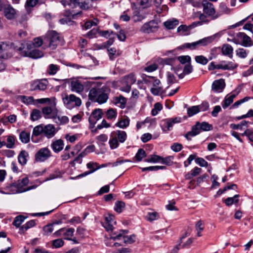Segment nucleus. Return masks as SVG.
Returning <instances> with one entry per match:
<instances>
[{
	"label": "nucleus",
	"mask_w": 253,
	"mask_h": 253,
	"mask_svg": "<svg viewBox=\"0 0 253 253\" xmlns=\"http://www.w3.org/2000/svg\"><path fill=\"white\" fill-rule=\"evenodd\" d=\"M27 217L22 215L17 216L14 219L13 225L16 227H19L20 225L24 222Z\"/></svg>",
	"instance_id": "38"
},
{
	"label": "nucleus",
	"mask_w": 253,
	"mask_h": 253,
	"mask_svg": "<svg viewBox=\"0 0 253 253\" xmlns=\"http://www.w3.org/2000/svg\"><path fill=\"white\" fill-rule=\"evenodd\" d=\"M31 120L33 121H35L39 120L42 118V113L40 110L34 109H33L30 114Z\"/></svg>",
	"instance_id": "36"
},
{
	"label": "nucleus",
	"mask_w": 253,
	"mask_h": 253,
	"mask_svg": "<svg viewBox=\"0 0 253 253\" xmlns=\"http://www.w3.org/2000/svg\"><path fill=\"white\" fill-rule=\"evenodd\" d=\"M6 190L8 192L9 194H16L21 193V190L18 189L16 182L9 184L6 187Z\"/></svg>",
	"instance_id": "27"
},
{
	"label": "nucleus",
	"mask_w": 253,
	"mask_h": 253,
	"mask_svg": "<svg viewBox=\"0 0 253 253\" xmlns=\"http://www.w3.org/2000/svg\"><path fill=\"white\" fill-rule=\"evenodd\" d=\"M127 99L123 95H119L113 98V102L116 105H119L121 108H124L126 107Z\"/></svg>",
	"instance_id": "25"
},
{
	"label": "nucleus",
	"mask_w": 253,
	"mask_h": 253,
	"mask_svg": "<svg viewBox=\"0 0 253 253\" xmlns=\"http://www.w3.org/2000/svg\"><path fill=\"white\" fill-rule=\"evenodd\" d=\"M163 108L162 105L160 103L155 104L154 108L152 110L151 114L155 116L158 114V112L160 111Z\"/></svg>",
	"instance_id": "55"
},
{
	"label": "nucleus",
	"mask_w": 253,
	"mask_h": 253,
	"mask_svg": "<svg viewBox=\"0 0 253 253\" xmlns=\"http://www.w3.org/2000/svg\"><path fill=\"white\" fill-rule=\"evenodd\" d=\"M59 22L61 24H67L68 25H73L75 24V22L68 16L60 19Z\"/></svg>",
	"instance_id": "57"
},
{
	"label": "nucleus",
	"mask_w": 253,
	"mask_h": 253,
	"mask_svg": "<svg viewBox=\"0 0 253 253\" xmlns=\"http://www.w3.org/2000/svg\"><path fill=\"white\" fill-rule=\"evenodd\" d=\"M52 156L51 151L47 147L39 149L35 155V160L37 162H44Z\"/></svg>",
	"instance_id": "10"
},
{
	"label": "nucleus",
	"mask_w": 253,
	"mask_h": 253,
	"mask_svg": "<svg viewBox=\"0 0 253 253\" xmlns=\"http://www.w3.org/2000/svg\"><path fill=\"white\" fill-rule=\"evenodd\" d=\"M213 40V38L212 37L205 38L193 42L185 43L181 46V48H188L190 50L197 49L201 46H206L211 43Z\"/></svg>",
	"instance_id": "7"
},
{
	"label": "nucleus",
	"mask_w": 253,
	"mask_h": 253,
	"mask_svg": "<svg viewBox=\"0 0 253 253\" xmlns=\"http://www.w3.org/2000/svg\"><path fill=\"white\" fill-rule=\"evenodd\" d=\"M159 218V214L156 212H149L147 215V219L150 221H152Z\"/></svg>",
	"instance_id": "59"
},
{
	"label": "nucleus",
	"mask_w": 253,
	"mask_h": 253,
	"mask_svg": "<svg viewBox=\"0 0 253 253\" xmlns=\"http://www.w3.org/2000/svg\"><path fill=\"white\" fill-rule=\"evenodd\" d=\"M231 9L229 8L226 4L224 2H221L219 5L218 11L216 12V15L213 17V19H216L224 14H228L230 13Z\"/></svg>",
	"instance_id": "21"
},
{
	"label": "nucleus",
	"mask_w": 253,
	"mask_h": 253,
	"mask_svg": "<svg viewBox=\"0 0 253 253\" xmlns=\"http://www.w3.org/2000/svg\"><path fill=\"white\" fill-rule=\"evenodd\" d=\"M238 66V65L232 62H226L225 61H222L219 64H215L214 62H211L209 66L208 69L210 71L213 70L214 69H222L224 70H231L235 69Z\"/></svg>",
	"instance_id": "9"
},
{
	"label": "nucleus",
	"mask_w": 253,
	"mask_h": 253,
	"mask_svg": "<svg viewBox=\"0 0 253 253\" xmlns=\"http://www.w3.org/2000/svg\"><path fill=\"white\" fill-rule=\"evenodd\" d=\"M106 117L108 120H113L117 116V110L115 109L110 108L106 112Z\"/></svg>",
	"instance_id": "39"
},
{
	"label": "nucleus",
	"mask_w": 253,
	"mask_h": 253,
	"mask_svg": "<svg viewBox=\"0 0 253 253\" xmlns=\"http://www.w3.org/2000/svg\"><path fill=\"white\" fill-rule=\"evenodd\" d=\"M44 49L49 47L55 49L62 40L59 34L55 31H50L47 32L44 36Z\"/></svg>",
	"instance_id": "3"
},
{
	"label": "nucleus",
	"mask_w": 253,
	"mask_h": 253,
	"mask_svg": "<svg viewBox=\"0 0 253 253\" xmlns=\"http://www.w3.org/2000/svg\"><path fill=\"white\" fill-rule=\"evenodd\" d=\"M64 145L63 141L59 139L53 141L51 144V147L54 152L58 153L62 150Z\"/></svg>",
	"instance_id": "22"
},
{
	"label": "nucleus",
	"mask_w": 253,
	"mask_h": 253,
	"mask_svg": "<svg viewBox=\"0 0 253 253\" xmlns=\"http://www.w3.org/2000/svg\"><path fill=\"white\" fill-rule=\"evenodd\" d=\"M26 47L24 46L19 47L17 49L20 52L21 55L34 59L41 58L43 56L42 51L37 48L33 49L31 43H26Z\"/></svg>",
	"instance_id": "5"
},
{
	"label": "nucleus",
	"mask_w": 253,
	"mask_h": 253,
	"mask_svg": "<svg viewBox=\"0 0 253 253\" xmlns=\"http://www.w3.org/2000/svg\"><path fill=\"white\" fill-rule=\"evenodd\" d=\"M42 113L45 119H55L57 116L58 110L55 107L46 106L42 108Z\"/></svg>",
	"instance_id": "13"
},
{
	"label": "nucleus",
	"mask_w": 253,
	"mask_h": 253,
	"mask_svg": "<svg viewBox=\"0 0 253 253\" xmlns=\"http://www.w3.org/2000/svg\"><path fill=\"white\" fill-rule=\"evenodd\" d=\"M225 86V83L224 79H220L214 81L211 85L212 90L216 93L221 92Z\"/></svg>",
	"instance_id": "16"
},
{
	"label": "nucleus",
	"mask_w": 253,
	"mask_h": 253,
	"mask_svg": "<svg viewBox=\"0 0 253 253\" xmlns=\"http://www.w3.org/2000/svg\"><path fill=\"white\" fill-rule=\"evenodd\" d=\"M179 24V21L176 19H172L164 23L165 26L168 29H173L175 28Z\"/></svg>",
	"instance_id": "31"
},
{
	"label": "nucleus",
	"mask_w": 253,
	"mask_h": 253,
	"mask_svg": "<svg viewBox=\"0 0 253 253\" xmlns=\"http://www.w3.org/2000/svg\"><path fill=\"white\" fill-rule=\"evenodd\" d=\"M95 84V82H94L86 81L81 82L79 80H74L71 82L70 89L73 92L81 93L84 88L88 89Z\"/></svg>",
	"instance_id": "6"
},
{
	"label": "nucleus",
	"mask_w": 253,
	"mask_h": 253,
	"mask_svg": "<svg viewBox=\"0 0 253 253\" xmlns=\"http://www.w3.org/2000/svg\"><path fill=\"white\" fill-rule=\"evenodd\" d=\"M221 50L223 55L230 56L233 53V48L231 45L224 44L223 45Z\"/></svg>",
	"instance_id": "33"
},
{
	"label": "nucleus",
	"mask_w": 253,
	"mask_h": 253,
	"mask_svg": "<svg viewBox=\"0 0 253 253\" xmlns=\"http://www.w3.org/2000/svg\"><path fill=\"white\" fill-rule=\"evenodd\" d=\"M129 124V120L128 119H125L119 121L116 125L122 128H124L128 126Z\"/></svg>",
	"instance_id": "54"
},
{
	"label": "nucleus",
	"mask_w": 253,
	"mask_h": 253,
	"mask_svg": "<svg viewBox=\"0 0 253 253\" xmlns=\"http://www.w3.org/2000/svg\"><path fill=\"white\" fill-rule=\"evenodd\" d=\"M59 70V67L58 65L51 64L48 66L47 69V73L50 75H55Z\"/></svg>",
	"instance_id": "40"
},
{
	"label": "nucleus",
	"mask_w": 253,
	"mask_h": 253,
	"mask_svg": "<svg viewBox=\"0 0 253 253\" xmlns=\"http://www.w3.org/2000/svg\"><path fill=\"white\" fill-rule=\"evenodd\" d=\"M98 83L93 85L88 93L89 100L92 102H97L99 104L105 103L108 99V93L110 89L106 85L100 86Z\"/></svg>",
	"instance_id": "1"
},
{
	"label": "nucleus",
	"mask_w": 253,
	"mask_h": 253,
	"mask_svg": "<svg viewBox=\"0 0 253 253\" xmlns=\"http://www.w3.org/2000/svg\"><path fill=\"white\" fill-rule=\"evenodd\" d=\"M4 14L8 20L14 19L17 16L16 10L9 4L4 8Z\"/></svg>",
	"instance_id": "19"
},
{
	"label": "nucleus",
	"mask_w": 253,
	"mask_h": 253,
	"mask_svg": "<svg viewBox=\"0 0 253 253\" xmlns=\"http://www.w3.org/2000/svg\"><path fill=\"white\" fill-rule=\"evenodd\" d=\"M195 228L197 231V236L198 237H201L202 236L201 232L204 229L203 222L201 220L197 221L195 225Z\"/></svg>",
	"instance_id": "48"
},
{
	"label": "nucleus",
	"mask_w": 253,
	"mask_h": 253,
	"mask_svg": "<svg viewBox=\"0 0 253 253\" xmlns=\"http://www.w3.org/2000/svg\"><path fill=\"white\" fill-rule=\"evenodd\" d=\"M173 157L172 156H168L166 158L162 157L160 162L163 164H166L168 166H171L172 164V160Z\"/></svg>",
	"instance_id": "58"
},
{
	"label": "nucleus",
	"mask_w": 253,
	"mask_h": 253,
	"mask_svg": "<svg viewBox=\"0 0 253 253\" xmlns=\"http://www.w3.org/2000/svg\"><path fill=\"white\" fill-rule=\"evenodd\" d=\"M176 59L182 64H189L191 62V58L189 55H181L178 56Z\"/></svg>",
	"instance_id": "43"
},
{
	"label": "nucleus",
	"mask_w": 253,
	"mask_h": 253,
	"mask_svg": "<svg viewBox=\"0 0 253 253\" xmlns=\"http://www.w3.org/2000/svg\"><path fill=\"white\" fill-rule=\"evenodd\" d=\"M78 5L80 7V8L84 10H87L90 8L89 2L88 0H84L81 2L79 1Z\"/></svg>",
	"instance_id": "61"
},
{
	"label": "nucleus",
	"mask_w": 253,
	"mask_h": 253,
	"mask_svg": "<svg viewBox=\"0 0 253 253\" xmlns=\"http://www.w3.org/2000/svg\"><path fill=\"white\" fill-rule=\"evenodd\" d=\"M60 223L59 221L53 222L52 223L48 224L44 226L42 228L43 234L45 236L50 235L53 231V227L56 224H58Z\"/></svg>",
	"instance_id": "24"
},
{
	"label": "nucleus",
	"mask_w": 253,
	"mask_h": 253,
	"mask_svg": "<svg viewBox=\"0 0 253 253\" xmlns=\"http://www.w3.org/2000/svg\"><path fill=\"white\" fill-rule=\"evenodd\" d=\"M236 95L235 94L227 95L224 100L221 103L223 109L227 108L231 103H233L234 99L236 97Z\"/></svg>",
	"instance_id": "23"
},
{
	"label": "nucleus",
	"mask_w": 253,
	"mask_h": 253,
	"mask_svg": "<svg viewBox=\"0 0 253 253\" xmlns=\"http://www.w3.org/2000/svg\"><path fill=\"white\" fill-rule=\"evenodd\" d=\"M19 139L22 143L26 144L30 142V133L26 131H22L19 134Z\"/></svg>",
	"instance_id": "28"
},
{
	"label": "nucleus",
	"mask_w": 253,
	"mask_h": 253,
	"mask_svg": "<svg viewBox=\"0 0 253 253\" xmlns=\"http://www.w3.org/2000/svg\"><path fill=\"white\" fill-rule=\"evenodd\" d=\"M15 137L12 135H9L7 138V143L5 144L7 148H12L15 144Z\"/></svg>",
	"instance_id": "53"
},
{
	"label": "nucleus",
	"mask_w": 253,
	"mask_h": 253,
	"mask_svg": "<svg viewBox=\"0 0 253 253\" xmlns=\"http://www.w3.org/2000/svg\"><path fill=\"white\" fill-rule=\"evenodd\" d=\"M146 157L145 151L142 149H139L135 155V158L137 161H142V159Z\"/></svg>",
	"instance_id": "51"
},
{
	"label": "nucleus",
	"mask_w": 253,
	"mask_h": 253,
	"mask_svg": "<svg viewBox=\"0 0 253 253\" xmlns=\"http://www.w3.org/2000/svg\"><path fill=\"white\" fill-rule=\"evenodd\" d=\"M126 234V232L123 233V237L124 242L125 244H131L133 243L135 241V236L132 235L130 236H125L124 234Z\"/></svg>",
	"instance_id": "47"
},
{
	"label": "nucleus",
	"mask_w": 253,
	"mask_h": 253,
	"mask_svg": "<svg viewBox=\"0 0 253 253\" xmlns=\"http://www.w3.org/2000/svg\"><path fill=\"white\" fill-rule=\"evenodd\" d=\"M47 82L46 80L35 81L31 85L32 90H44L47 87Z\"/></svg>",
	"instance_id": "20"
},
{
	"label": "nucleus",
	"mask_w": 253,
	"mask_h": 253,
	"mask_svg": "<svg viewBox=\"0 0 253 253\" xmlns=\"http://www.w3.org/2000/svg\"><path fill=\"white\" fill-rule=\"evenodd\" d=\"M79 0H63L60 2L64 6L69 5L70 6L75 7L79 3Z\"/></svg>",
	"instance_id": "49"
},
{
	"label": "nucleus",
	"mask_w": 253,
	"mask_h": 253,
	"mask_svg": "<svg viewBox=\"0 0 253 253\" xmlns=\"http://www.w3.org/2000/svg\"><path fill=\"white\" fill-rule=\"evenodd\" d=\"M199 112V110L197 106H192L187 110V114L189 117H192Z\"/></svg>",
	"instance_id": "56"
},
{
	"label": "nucleus",
	"mask_w": 253,
	"mask_h": 253,
	"mask_svg": "<svg viewBox=\"0 0 253 253\" xmlns=\"http://www.w3.org/2000/svg\"><path fill=\"white\" fill-rule=\"evenodd\" d=\"M202 4L204 12L208 16L211 17V19L214 20L213 17L216 15V12L213 4L207 0H204Z\"/></svg>",
	"instance_id": "11"
},
{
	"label": "nucleus",
	"mask_w": 253,
	"mask_h": 253,
	"mask_svg": "<svg viewBox=\"0 0 253 253\" xmlns=\"http://www.w3.org/2000/svg\"><path fill=\"white\" fill-rule=\"evenodd\" d=\"M103 116V112L101 109H95L91 113L88 118V121L91 125H95L97 121L100 120Z\"/></svg>",
	"instance_id": "15"
},
{
	"label": "nucleus",
	"mask_w": 253,
	"mask_h": 253,
	"mask_svg": "<svg viewBox=\"0 0 253 253\" xmlns=\"http://www.w3.org/2000/svg\"><path fill=\"white\" fill-rule=\"evenodd\" d=\"M248 122L246 121H242L239 124H231L230 126V127L233 129H242L243 127L246 126H247Z\"/></svg>",
	"instance_id": "45"
},
{
	"label": "nucleus",
	"mask_w": 253,
	"mask_h": 253,
	"mask_svg": "<svg viewBox=\"0 0 253 253\" xmlns=\"http://www.w3.org/2000/svg\"><path fill=\"white\" fill-rule=\"evenodd\" d=\"M162 130L165 132H168L171 129L170 121L168 119H164L161 121L160 124Z\"/></svg>",
	"instance_id": "30"
},
{
	"label": "nucleus",
	"mask_w": 253,
	"mask_h": 253,
	"mask_svg": "<svg viewBox=\"0 0 253 253\" xmlns=\"http://www.w3.org/2000/svg\"><path fill=\"white\" fill-rule=\"evenodd\" d=\"M62 100L65 107L68 109L79 107L82 104V100L74 94H66L62 97Z\"/></svg>",
	"instance_id": "8"
},
{
	"label": "nucleus",
	"mask_w": 253,
	"mask_h": 253,
	"mask_svg": "<svg viewBox=\"0 0 253 253\" xmlns=\"http://www.w3.org/2000/svg\"><path fill=\"white\" fill-rule=\"evenodd\" d=\"M16 183L17 185L18 189L21 190V193L36 188V186H35L29 187L27 188H24V187L26 186L29 183V179L28 177H24L22 179H20L16 181Z\"/></svg>",
	"instance_id": "18"
},
{
	"label": "nucleus",
	"mask_w": 253,
	"mask_h": 253,
	"mask_svg": "<svg viewBox=\"0 0 253 253\" xmlns=\"http://www.w3.org/2000/svg\"><path fill=\"white\" fill-rule=\"evenodd\" d=\"M64 241L61 239H57L52 241V246L55 248H59L64 245Z\"/></svg>",
	"instance_id": "62"
},
{
	"label": "nucleus",
	"mask_w": 253,
	"mask_h": 253,
	"mask_svg": "<svg viewBox=\"0 0 253 253\" xmlns=\"http://www.w3.org/2000/svg\"><path fill=\"white\" fill-rule=\"evenodd\" d=\"M29 156L28 153L25 150H22L18 157V162L22 166L26 164L27 158Z\"/></svg>",
	"instance_id": "26"
},
{
	"label": "nucleus",
	"mask_w": 253,
	"mask_h": 253,
	"mask_svg": "<svg viewBox=\"0 0 253 253\" xmlns=\"http://www.w3.org/2000/svg\"><path fill=\"white\" fill-rule=\"evenodd\" d=\"M126 133L123 130H118L113 131L110 135L109 143L112 149L117 148L120 143H124L126 139Z\"/></svg>",
	"instance_id": "4"
},
{
	"label": "nucleus",
	"mask_w": 253,
	"mask_h": 253,
	"mask_svg": "<svg viewBox=\"0 0 253 253\" xmlns=\"http://www.w3.org/2000/svg\"><path fill=\"white\" fill-rule=\"evenodd\" d=\"M195 61L200 64L205 65L208 62L209 59L203 55H197L195 57Z\"/></svg>",
	"instance_id": "41"
},
{
	"label": "nucleus",
	"mask_w": 253,
	"mask_h": 253,
	"mask_svg": "<svg viewBox=\"0 0 253 253\" xmlns=\"http://www.w3.org/2000/svg\"><path fill=\"white\" fill-rule=\"evenodd\" d=\"M157 29L156 23L154 21L145 23L141 28L140 31L144 33L154 32Z\"/></svg>",
	"instance_id": "17"
},
{
	"label": "nucleus",
	"mask_w": 253,
	"mask_h": 253,
	"mask_svg": "<svg viewBox=\"0 0 253 253\" xmlns=\"http://www.w3.org/2000/svg\"><path fill=\"white\" fill-rule=\"evenodd\" d=\"M125 83L129 85H132L134 84L136 81V78L133 74H130L124 77Z\"/></svg>",
	"instance_id": "42"
},
{
	"label": "nucleus",
	"mask_w": 253,
	"mask_h": 253,
	"mask_svg": "<svg viewBox=\"0 0 253 253\" xmlns=\"http://www.w3.org/2000/svg\"><path fill=\"white\" fill-rule=\"evenodd\" d=\"M126 204L125 202L121 201H118L115 203L114 210L118 212L121 213L125 209Z\"/></svg>",
	"instance_id": "37"
},
{
	"label": "nucleus",
	"mask_w": 253,
	"mask_h": 253,
	"mask_svg": "<svg viewBox=\"0 0 253 253\" xmlns=\"http://www.w3.org/2000/svg\"><path fill=\"white\" fill-rule=\"evenodd\" d=\"M36 221L35 220H31L28 222H27L25 224L23 225L20 228L19 233L20 234L24 233L26 230L28 229L32 228L36 225Z\"/></svg>",
	"instance_id": "29"
},
{
	"label": "nucleus",
	"mask_w": 253,
	"mask_h": 253,
	"mask_svg": "<svg viewBox=\"0 0 253 253\" xmlns=\"http://www.w3.org/2000/svg\"><path fill=\"white\" fill-rule=\"evenodd\" d=\"M237 37L240 39L242 45L245 47H250L253 45V41L245 33L239 32L237 34Z\"/></svg>",
	"instance_id": "14"
},
{
	"label": "nucleus",
	"mask_w": 253,
	"mask_h": 253,
	"mask_svg": "<svg viewBox=\"0 0 253 253\" xmlns=\"http://www.w3.org/2000/svg\"><path fill=\"white\" fill-rule=\"evenodd\" d=\"M38 2L39 0H27L25 4V7L27 11H29L31 8L35 6Z\"/></svg>",
	"instance_id": "46"
},
{
	"label": "nucleus",
	"mask_w": 253,
	"mask_h": 253,
	"mask_svg": "<svg viewBox=\"0 0 253 253\" xmlns=\"http://www.w3.org/2000/svg\"><path fill=\"white\" fill-rule=\"evenodd\" d=\"M158 68V65L156 63L151 64H147V66L145 67L144 71L147 72H152L156 70Z\"/></svg>",
	"instance_id": "60"
},
{
	"label": "nucleus",
	"mask_w": 253,
	"mask_h": 253,
	"mask_svg": "<svg viewBox=\"0 0 253 253\" xmlns=\"http://www.w3.org/2000/svg\"><path fill=\"white\" fill-rule=\"evenodd\" d=\"M239 195H235L233 197H228L225 200L224 203L227 206H230L233 204H237L239 202Z\"/></svg>",
	"instance_id": "34"
},
{
	"label": "nucleus",
	"mask_w": 253,
	"mask_h": 253,
	"mask_svg": "<svg viewBox=\"0 0 253 253\" xmlns=\"http://www.w3.org/2000/svg\"><path fill=\"white\" fill-rule=\"evenodd\" d=\"M161 159H162V157L161 156L156 155H151L148 158L145 159L144 161L148 163H156L160 162Z\"/></svg>",
	"instance_id": "44"
},
{
	"label": "nucleus",
	"mask_w": 253,
	"mask_h": 253,
	"mask_svg": "<svg viewBox=\"0 0 253 253\" xmlns=\"http://www.w3.org/2000/svg\"><path fill=\"white\" fill-rule=\"evenodd\" d=\"M195 162L201 167H207L208 166V163L202 158H196Z\"/></svg>",
	"instance_id": "64"
},
{
	"label": "nucleus",
	"mask_w": 253,
	"mask_h": 253,
	"mask_svg": "<svg viewBox=\"0 0 253 253\" xmlns=\"http://www.w3.org/2000/svg\"><path fill=\"white\" fill-rule=\"evenodd\" d=\"M108 52V54L109 56V59L111 60H114L117 57L120 56V52L119 51H117L115 48H109L107 49Z\"/></svg>",
	"instance_id": "35"
},
{
	"label": "nucleus",
	"mask_w": 253,
	"mask_h": 253,
	"mask_svg": "<svg viewBox=\"0 0 253 253\" xmlns=\"http://www.w3.org/2000/svg\"><path fill=\"white\" fill-rule=\"evenodd\" d=\"M57 132L55 126L52 124H40L35 126L33 129L32 141L34 143H38L40 140L38 136L42 135L47 139L53 137Z\"/></svg>",
	"instance_id": "2"
},
{
	"label": "nucleus",
	"mask_w": 253,
	"mask_h": 253,
	"mask_svg": "<svg viewBox=\"0 0 253 253\" xmlns=\"http://www.w3.org/2000/svg\"><path fill=\"white\" fill-rule=\"evenodd\" d=\"M152 1V0H137V3L143 8H146L150 5Z\"/></svg>",
	"instance_id": "63"
},
{
	"label": "nucleus",
	"mask_w": 253,
	"mask_h": 253,
	"mask_svg": "<svg viewBox=\"0 0 253 253\" xmlns=\"http://www.w3.org/2000/svg\"><path fill=\"white\" fill-rule=\"evenodd\" d=\"M30 43L32 44V47L36 48L39 47L43 44V48L44 49V38L42 39L41 37L34 38L32 42Z\"/></svg>",
	"instance_id": "32"
},
{
	"label": "nucleus",
	"mask_w": 253,
	"mask_h": 253,
	"mask_svg": "<svg viewBox=\"0 0 253 253\" xmlns=\"http://www.w3.org/2000/svg\"><path fill=\"white\" fill-rule=\"evenodd\" d=\"M11 44L8 42H0V59H7L10 55Z\"/></svg>",
	"instance_id": "12"
},
{
	"label": "nucleus",
	"mask_w": 253,
	"mask_h": 253,
	"mask_svg": "<svg viewBox=\"0 0 253 253\" xmlns=\"http://www.w3.org/2000/svg\"><path fill=\"white\" fill-rule=\"evenodd\" d=\"M74 229L73 228H70L66 229L65 232H63V235L65 236L64 239L69 240H71L72 237L74 235Z\"/></svg>",
	"instance_id": "50"
},
{
	"label": "nucleus",
	"mask_w": 253,
	"mask_h": 253,
	"mask_svg": "<svg viewBox=\"0 0 253 253\" xmlns=\"http://www.w3.org/2000/svg\"><path fill=\"white\" fill-rule=\"evenodd\" d=\"M199 125L201 131H209L212 128V125L206 122H203L202 123L199 122Z\"/></svg>",
	"instance_id": "52"
}]
</instances>
